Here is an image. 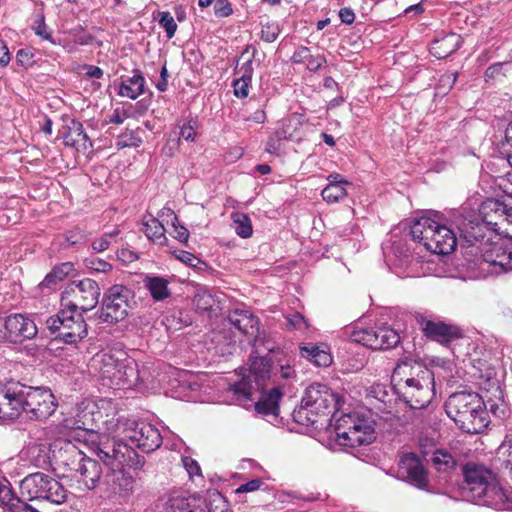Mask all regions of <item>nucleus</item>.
Instances as JSON below:
<instances>
[{
    "label": "nucleus",
    "mask_w": 512,
    "mask_h": 512,
    "mask_svg": "<svg viewBox=\"0 0 512 512\" xmlns=\"http://www.w3.org/2000/svg\"><path fill=\"white\" fill-rule=\"evenodd\" d=\"M447 416L460 430L468 434L483 433L489 425L505 420L510 409L500 385H492L481 393L457 391L444 404Z\"/></svg>",
    "instance_id": "obj_1"
},
{
    "label": "nucleus",
    "mask_w": 512,
    "mask_h": 512,
    "mask_svg": "<svg viewBox=\"0 0 512 512\" xmlns=\"http://www.w3.org/2000/svg\"><path fill=\"white\" fill-rule=\"evenodd\" d=\"M248 369L240 368L238 379L228 384L226 394H230L231 403L246 410L254 409L263 416L278 417L280 401L284 395V385L276 379L273 387L267 390L272 377V366L267 357L251 355Z\"/></svg>",
    "instance_id": "obj_2"
},
{
    "label": "nucleus",
    "mask_w": 512,
    "mask_h": 512,
    "mask_svg": "<svg viewBox=\"0 0 512 512\" xmlns=\"http://www.w3.org/2000/svg\"><path fill=\"white\" fill-rule=\"evenodd\" d=\"M434 373L420 362L406 359L397 363L391 384L375 383L369 395L391 407L397 399L410 409L426 408L434 396Z\"/></svg>",
    "instance_id": "obj_3"
},
{
    "label": "nucleus",
    "mask_w": 512,
    "mask_h": 512,
    "mask_svg": "<svg viewBox=\"0 0 512 512\" xmlns=\"http://www.w3.org/2000/svg\"><path fill=\"white\" fill-rule=\"evenodd\" d=\"M49 388L28 386L13 379L0 384V420H14L22 413L29 419L46 420L56 410Z\"/></svg>",
    "instance_id": "obj_4"
},
{
    "label": "nucleus",
    "mask_w": 512,
    "mask_h": 512,
    "mask_svg": "<svg viewBox=\"0 0 512 512\" xmlns=\"http://www.w3.org/2000/svg\"><path fill=\"white\" fill-rule=\"evenodd\" d=\"M462 495L469 502L495 510H512V492L499 483L497 475L482 464L463 467Z\"/></svg>",
    "instance_id": "obj_5"
},
{
    "label": "nucleus",
    "mask_w": 512,
    "mask_h": 512,
    "mask_svg": "<svg viewBox=\"0 0 512 512\" xmlns=\"http://www.w3.org/2000/svg\"><path fill=\"white\" fill-rule=\"evenodd\" d=\"M409 235L433 254L448 255L460 246L457 228L451 224V211L447 215L430 211L429 216L415 219L409 225Z\"/></svg>",
    "instance_id": "obj_6"
},
{
    "label": "nucleus",
    "mask_w": 512,
    "mask_h": 512,
    "mask_svg": "<svg viewBox=\"0 0 512 512\" xmlns=\"http://www.w3.org/2000/svg\"><path fill=\"white\" fill-rule=\"evenodd\" d=\"M135 451L126 443L108 445L100 442L97 446V456L108 467L103 477L104 493L108 498H127L134 492L135 479L123 466Z\"/></svg>",
    "instance_id": "obj_7"
},
{
    "label": "nucleus",
    "mask_w": 512,
    "mask_h": 512,
    "mask_svg": "<svg viewBox=\"0 0 512 512\" xmlns=\"http://www.w3.org/2000/svg\"><path fill=\"white\" fill-rule=\"evenodd\" d=\"M104 385L132 387L142 380L138 363L123 351H101L89 363Z\"/></svg>",
    "instance_id": "obj_8"
},
{
    "label": "nucleus",
    "mask_w": 512,
    "mask_h": 512,
    "mask_svg": "<svg viewBox=\"0 0 512 512\" xmlns=\"http://www.w3.org/2000/svg\"><path fill=\"white\" fill-rule=\"evenodd\" d=\"M451 224L457 228L461 249L471 256H478L488 246V243H484L490 240L488 234L500 229L497 221H484L468 207L452 209Z\"/></svg>",
    "instance_id": "obj_9"
},
{
    "label": "nucleus",
    "mask_w": 512,
    "mask_h": 512,
    "mask_svg": "<svg viewBox=\"0 0 512 512\" xmlns=\"http://www.w3.org/2000/svg\"><path fill=\"white\" fill-rule=\"evenodd\" d=\"M83 313L70 305H62L57 314L46 320L47 329L55 335L56 340L66 344H76L88 334Z\"/></svg>",
    "instance_id": "obj_10"
},
{
    "label": "nucleus",
    "mask_w": 512,
    "mask_h": 512,
    "mask_svg": "<svg viewBox=\"0 0 512 512\" xmlns=\"http://www.w3.org/2000/svg\"><path fill=\"white\" fill-rule=\"evenodd\" d=\"M336 442L340 446L356 448L376 439L374 422L357 413L343 414L335 425Z\"/></svg>",
    "instance_id": "obj_11"
},
{
    "label": "nucleus",
    "mask_w": 512,
    "mask_h": 512,
    "mask_svg": "<svg viewBox=\"0 0 512 512\" xmlns=\"http://www.w3.org/2000/svg\"><path fill=\"white\" fill-rule=\"evenodd\" d=\"M258 320L244 306L228 309L226 314V355L233 354L236 345L243 344V337L253 335Z\"/></svg>",
    "instance_id": "obj_12"
},
{
    "label": "nucleus",
    "mask_w": 512,
    "mask_h": 512,
    "mask_svg": "<svg viewBox=\"0 0 512 512\" xmlns=\"http://www.w3.org/2000/svg\"><path fill=\"white\" fill-rule=\"evenodd\" d=\"M98 283L90 278L74 281L62 292V305H70L82 312L96 307L100 297Z\"/></svg>",
    "instance_id": "obj_13"
},
{
    "label": "nucleus",
    "mask_w": 512,
    "mask_h": 512,
    "mask_svg": "<svg viewBox=\"0 0 512 512\" xmlns=\"http://www.w3.org/2000/svg\"><path fill=\"white\" fill-rule=\"evenodd\" d=\"M132 292L129 288L115 284L104 294L98 319L102 323L114 324L124 320L128 315L129 300Z\"/></svg>",
    "instance_id": "obj_14"
},
{
    "label": "nucleus",
    "mask_w": 512,
    "mask_h": 512,
    "mask_svg": "<svg viewBox=\"0 0 512 512\" xmlns=\"http://www.w3.org/2000/svg\"><path fill=\"white\" fill-rule=\"evenodd\" d=\"M303 403L310 407L318 417L331 416L328 421L331 422L335 412L339 409L340 398L328 385L314 382L309 385L303 394Z\"/></svg>",
    "instance_id": "obj_15"
},
{
    "label": "nucleus",
    "mask_w": 512,
    "mask_h": 512,
    "mask_svg": "<svg viewBox=\"0 0 512 512\" xmlns=\"http://www.w3.org/2000/svg\"><path fill=\"white\" fill-rule=\"evenodd\" d=\"M409 240L413 241L409 235V226H405L403 230L400 227L393 229L390 232V240L382 244L385 262L391 270L407 267L412 260Z\"/></svg>",
    "instance_id": "obj_16"
},
{
    "label": "nucleus",
    "mask_w": 512,
    "mask_h": 512,
    "mask_svg": "<svg viewBox=\"0 0 512 512\" xmlns=\"http://www.w3.org/2000/svg\"><path fill=\"white\" fill-rule=\"evenodd\" d=\"M353 340L372 350H388L400 343L399 332L387 325H375L356 330Z\"/></svg>",
    "instance_id": "obj_17"
},
{
    "label": "nucleus",
    "mask_w": 512,
    "mask_h": 512,
    "mask_svg": "<svg viewBox=\"0 0 512 512\" xmlns=\"http://www.w3.org/2000/svg\"><path fill=\"white\" fill-rule=\"evenodd\" d=\"M398 477L417 489L428 486L427 472L419 456L414 452L404 453L398 461Z\"/></svg>",
    "instance_id": "obj_18"
},
{
    "label": "nucleus",
    "mask_w": 512,
    "mask_h": 512,
    "mask_svg": "<svg viewBox=\"0 0 512 512\" xmlns=\"http://www.w3.org/2000/svg\"><path fill=\"white\" fill-rule=\"evenodd\" d=\"M127 440L144 452H152L161 446L162 436L152 424L133 419V425L128 430Z\"/></svg>",
    "instance_id": "obj_19"
},
{
    "label": "nucleus",
    "mask_w": 512,
    "mask_h": 512,
    "mask_svg": "<svg viewBox=\"0 0 512 512\" xmlns=\"http://www.w3.org/2000/svg\"><path fill=\"white\" fill-rule=\"evenodd\" d=\"M133 425V419L125 417H112L105 421V428L103 433L92 432L90 441L95 445V453L97 454V446L102 441L108 445L115 443H124L127 440L128 430Z\"/></svg>",
    "instance_id": "obj_20"
},
{
    "label": "nucleus",
    "mask_w": 512,
    "mask_h": 512,
    "mask_svg": "<svg viewBox=\"0 0 512 512\" xmlns=\"http://www.w3.org/2000/svg\"><path fill=\"white\" fill-rule=\"evenodd\" d=\"M2 329L4 331V338H8L13 342L32 339L37 335L38 331L34 321L21 314L2 318Z\"/></svg>",
    "instance_id": "obj_21"
},
{
    "label": "nucleus",
    "mask_w": 512,
    "mask_h": 512,
    "mask_svg": "<svg viewBox=\"0 0 512 512\" xmlns=\"http://www.w3.org/2000/svg\"><path fill=\"white\" fill-rule=\"evenodd\" d=\"M52 455L55 462L74 472L86 457L81 448L71 440L60 439L52 445Z\"/></svg>",
    "instance_id": "obj_22"
},
{
    "label": "nucleus",
    "mask_w": 512,
    "mask_h": 512,
    "mask_svg": "<svg viewBox=\"0 0 512 512\" xmlns=\"http://www.w3.org/2000/svg\"><path fill=\"white\" fill-rule=\"evenodd\" d=\"M418 321L424 336L430 340L447 345L451 341L461 337V330L454 325L446 324L441 321H432L424 317H421Z\"/></svg>",
    "instance_id": "obj_23"
},
{
    "label": "nucleus",
    "mask_w": 512,
    "mask_h": 512,
    "mask_svg": "<svg viewBox=\"0 0 512 512\" xmlns=\"http://www.w3.org/2000/svg\"><path fill=\"white\" fill-rule=\"evenodd\" d=\"M253 56H245V53L236 60L234 74L237 76L232 82L233 94L237 98H245L249 94V88L253 76Z\"/></svg>",
    "instance_id": "obj_24"
},
{
    "label": "nucleus",
    "mask_w": 512,
    "mask_h": 512,
    "mask_svg": "<svg viewBox=\"0 0 512 512\" xmlns=\"http://www.w3.org/2000/svg\"><path fill=\"white\" fill-rule=\"evenodd\" d=\"M55 481L53 477L41 472L29 474L20 482V493L28 500H42L50 482Z\"/></svg>",
    "instance_id": "obj_25"
},
{
    "label": "nucleus",
    "mask_w": 512,
    "mask_h": 512,
    "mask_svg": "<svg viewBox=\"0 0 512 512\" xmlns=\"http://www.w3.org/2000/svg\"><path fill=\"white\" fill-rule=\"evenodd\" d=\"M299 350L301 357L316 367L326 368L333 362L330 347L326 343H302Z\"/></svg>",
    "instance_id": "obj_26"
},
{
    "label": "nucleus",
    "mask_w": 512,
    "mask_h": 512,
    "mask_svg": "<svg viewBox=\"0 0 512 512\" xmlns=\"http://www.w3.org/2000/svg\"><path fill=\"white\" fill-rule=\"evenodd\" d=\"M62 138L65 146L74 147L78 151L92 148V142L84 131L82 123L77 120H71L70 124L63 128Z\"/></svg>",
    "instance_id": "obj_27"
},
{
    "label": "nucleus",
    "mask_w": 512,
    "mask_h": 512,
    "mask_svg": "<svg viewBox=\"0 0 512 512\" xmlns=\"http://www.w3.org/2000/svg\"><path fill=\"white\" fill-rule=\"evenodd\" d=\"M74 472L79 475L78 482L82 483L89 490L94 489L99 484L103 473L101 464L87 456Z\"/></svg>",
    "instance_id": "obj_28"
},
{
    "label": "nucleus",
    "mask_w": 512,
    "mask_h": 512,
    "mask_svg": "<svg viewBox=\"0 0 512 512\" xmlns=\"http://www.w3.org/2000/svg\"><path fill=\"white\" fill-rule=\"evenodd\" d=\"M146 80L139 70H134L132 76H122L117 94L132 100L145 92Z\"/></svg>",
    "instance_id": "obj_29"
},
{
    "label": "nucleus",
    "mask_w": 512,
    "mask_h": 512,
    "mask_svg": "<svg viewBox=\"0 0 512 512\" xmlns=\"http://www.w3.org/2000/svg\"><path fill=\"white\" fill-rule=\"evenodd\" d=\"M507 254L508 244L504 245L501 243L491 242L479 255H481L484 262L495 267L498 266L500 271L505 272V262L508 259Z\"/></svg>",
    "instance_id": "obj_30"
},
{
    "label": "nucleus",
    "mask_w": 512,
    "mask_h": 512,
    "mask_svg": "<svg viewBox=\"0 0 512 512\" xmlns=\"http://www.w3.org/2000/svg\"><path fill=\"white\" fill-rule=\"evenodd\" d=\"M433 55L437 59H444L456 52L462 45L460 35L449 33L434 42Z\"/></svg>",
    "instance_id": "obj_31"
},
{
    "label": "nucleus",
    "mask_w": 512,
    "mask_h": 512,
    "mask_svg": "<svg viewBox=\"0 0 512 512\" xmlns=\"http://www.w3.org/2000/svg\"><path fill=\"white\" fill-rule=\"evenodd\" d=\"M143 232L146 237L155 244L166 245L168 242L163 222L160 221L159 218H155V216L151 215L143 221Z\"/></svg>",
    "instance_id": "obj_32"
},
{
    "label": "nucleus",
    "mask_w": 512,
    "mask_h": 512,
    "mask_svg": "<svg viewBox=\"0 0 512 512\" xmlns=\"http://www.w3.org/2000/svg\"><path fill=\"white\" fill-rule=\"evenodd\" d=\"M272 366V377L269 381V384L273 385V380L276 379L280 384H283L284 387L287 384H291L297 380V373L293 365H291L288 361L286 363H279L278 365H274L272 359L266 356Z\"/></svg>",
    "instance_id": "obj_33"
},
{
    "label": "nucleus",
    "mask_w": 512,
    "mask_h": 512,
    "mask_svg": "<svg viewBox=\"0 0 512 512\" xmlns=\"http://www.w3.org/2000/svg\"><path fill=\"white\" fill-rule=\"evenodd\" d=\"M231 228L234 229L235 233L243 238L247 239L253 234L252 221L248 214L243 212L234 211L230 215Z\"/></svg>",
    "instance_id": "obj_34"
},
{
    "label": "nucleus",
    "mask_w": 512,
    "mask_h": 512,
    "mask_svg": "<svg viewBox=\"0 0 512 512\" xmlns=\"http://www.w3.org/2000/svg\"><path fill=\"white\" fill-rule=\"evenodd\" d=\"M144 283L154 300L162 301L170 296L168 281L165 278L159 276L146 277Z\"/></svg>",
    "instance_id": "obj_35"
},
{
    "label": "nucleus",
    "mask_w": 512,
    "mask_h": 512,
    "mask_svg": "<svg viewBox=\"0 0 512 512\" xmlns=\"http://www.w3.org/2000/svg\"><path fill=\"white\" fill-rule=\"evenodd\" d=\"M502 209H505V202L488 198L480 205L477 216L484 219V221L493 220L500 217Z\"/></svg>",
    "instance_id": "obj_36"
},
{
    "label": "nucleus",
    "mask_w": 512,
    "mask_h": 512,
    "mask_svg": "<svg viewBox=\"0 0 512 512\" xmlns=\"http://www.w3.org/2000/svg\"><path fill=\"white\" fill-rule=\"evenodd\" d=\"M346 180L331 181L321 192V196L327 203H337L347 196L344 184H347Z\"/></svg>",
    "instance_id": "obj_37"
},
{
    "label": "nucleus",
    "mask_w": 512,
    "mask_h": 512,
    "mask_svg": "<svg viewBox=\"0 0 512 512\" xmlns=\"http://www.w3.org/2000/svg\"><path fill=\"white\" fill-rule=\"evenodd\" d=\"M50 452L52 448L46 445H35L29 448L30 461L38 468H47L51 464Z\"/></svg>",
    "instance_id": "obj_38"
},
{
    "label": "nucleus",
    "mask_w": 512,
    "mask_h": 512,
    "mask_svg": "<svg viewBox=\"0 0 512 512\" xmlns=\"http://www.w3.org/2000/svg\"><path fill=\"white\" fill-rule=\"evenodd\" d=\"M496 455L501 461L502 467L508 471L512 478V436L506 435L500 446L497 448Z\"/></svg>",
    "instance_id": "obj_39"
},
{
    "label": "nucleus",
    "mask_w": 512,
    "mask_h": 512,
    "mask_svg": "<svg viewBox=\"0 0 512 512\" xmlns=\"http://www.w3.org/2000/svg\"><path fill=\"white\" fill-rule=\"evenodd\" d=\"M310 407L306 406L303 403V398L301 399V404L298 408H295L292 417L293 420L303 426L309 427H318V415H315L313 412H310Z\"/></svg>",
    "instance_id": "obj_40"
},
{
    "label": "nucleus",
    "mask_w": 512,
    "mask_h": 512,
    "mask_svg": "<svg viewBox=\"0 0 512 512\" xmlns=\"http://www.w3.org/2000/svg\"><path fill=\"white\" fill-rule=\"evenodd\" d=\"M42 500L49 501L53 504H63L67 500V490L59 482H50L49 488L46 489V493Z\"/></svg>",
    "instance_id": "obj_41"
},
{
    "label": "nucleus",
    "mask_w": 512,
    "mask_h": 512,
    "mask_svg": "<svg viewBox=\"0 0 512 512\" xmlns=\"http://www.w3.org/2000/svg\"><path fill=\"white\" fill-rule=\"evenodd\" d=\"M178 128L179 140L184 139L193 142L197 136L199 122L195 118H186L178 123Z\"/></svg>",
    "instance_id": "obj_42"
},
{
    "label": "nucleus",
    "mask_w": 512,
    "mask_h": 512,
    "mask_svg": "<svg viewBox=\"0 0 512 512\" xmlns=\"http://www.w3.org/2000/svg\"><path fill=\"white\" fill-rule=\"evenodd\" d=\"M431 460L435 468L439 471H447L454 468L456 465V462L451 453L442 449H437L433 453Z\"/></svg>",
    "instance_id": "obj_43"
},
{
    "label": "nucleus",
    "mask_w": 512,
    "mask_h": 512,
    "mask_svg": "<svg viewBox=\"0 0 512 512\" xmlns=\"http://www.w3.org/2000/svg\"><path fill=\"white\" fill-rule=\"evenodd\" d=\"M205 501L208 512H224V496L217 489H208Z\"/></svg>",
    "instance_id": "obj_44"
},
{
    "label": "nucleus",
    "mask_w": 512,
    "mask_h": 512,
    "mask_svg": "<svg viewBox=\"0 0 512 512\" xmlns=\"http://www.w3.org/2000/svg\"><path fill=\"white\" fill-rule=\"evenodd\" d=\"M281 33V27L277 21L261 23L260 39L266 43H273Z\"/></svg>",
    "instance_id": "obj_45"
},
{
    "label": "nucleus",
    "mask_w": 512,
    "mask_h": 512,
    "mask_svg": "<svg viewBox=\"0 0 512 512\" xmlns=\"http://www.w3.org/2000/svg\"><path fill=\"white\" fill-rule=\"evenodd\" d=\"M193 303L200 311L212 310L215 305L214 296L208 291L198 292L193 299Z\"/></svg>",
    "instance_id": "obj_46"
},
{
    "label": "nucleus",
    "mask_w": 512,
    "mask_h": 512,
    "mask_svg": "<svg viewBox=\"0 0 512 512\" xmlns=\"http://www.w3.org/2000/svg\"><path fill=\"white\" fill-rule=\"evenodd\" d=\"M158 15L159 25L165 30L167 38H173L177 30V24L172 14L168 11H162Z\"/></svg>",
    "instance_id": "obj_47"
},
{
    "label": "nucleus",
    "mask_w": 512,
    "mask_h": 512,
    "mask_svg": "<svg viewBox=\"0 0 512 512\" xmlns=\"http://www.w3.org/2000/svg\"><path fill=\"white\" fill-rule=\"evenodd\" d=\"M32 29L34 33L42 38L43 40H48L53 45H56L57 42L55 39L52 38V32L48 28V26L45 24L44 16L40 15L38 19H36L33 23Z\"/></svg>",
    "instance_id": "obj_48"
},
{
    "label": "nucleus",
    "mask_w": 512,
    "mask_h": 512,
    "mask_svg": "<svg viewBox=\"0 0 512 512\" xmlns=\"http://www.w3.org/2000/svg\"><path fill=\"white\" fill-rule=\"evenodd\" d=\"M458 78V72H446L440 76L436 90L439 93H448L455 85Z\"/></svg>",
    "instance_id": "obj_49"
},
{
    "label": "nucleus",
    "mask_w": 512,
    "mask_h": 512,
    "mask_svg": "<svg viewBox=\"0 0 512 512\" xmlns=\"http://www.w3.org/2000/svg\"><path fill=\"white\" fill-rule=\"evenodd\" d=\"M164 512H193L188 499L181 497H172L166 504Z\"/></svg>",
    "instance_id": "obj_50"
},
{
    "label": "nucleus",
    "mask_w": 512,
    "mask_h": 512,
    "mask_svg": "<svg viewBox=\"0 0 512 512\" xmlns=\"http://www.w3.org/2000/svg\"><path fill=\"white\" fill-rule=\"evenodd\" d=\"M34 57L35 55L31 48H21L16 53V63L27 70L35 64Z\"/></svg>",
    "instance_id": "obj_51"
},
{
    "label": "nucleus",
    "mask_w": 512,
    "mask_h": 512,
    "mask_svg": "<svg viewBox=\"0 0 512 512\" xmlns=\"http://www.w3.org/2000/svg\"><path fill=\"white\" fill-rule=\"evenodd\" d=\"M119 234V231L116 229L111 233H105L103 236H101L98 239H95L92 242V248L93 250L97 252H102L108 249V247L111 244V239L116 237Z\"/></svg>",
    "instance_id": "obj_52"
},
{
    "label": "nucleus",
    "mask_w": 512,
    "mask_h": 512,
    "mask_svg": "<svg viewBox=\"0 0 512 512\" xmlns=\"http://www.w3.org/2000/svg\"><path fill=\"white\" fill-rule=\"evenodd\" d=\"M182 463L190 479H194V477H202L200 465L195 459L190 456H183Z\"/></svg>",
    "instance_id": "obj_53"
},
{
    "label": "nucleus",
    "mask_w": 512,
    "mask_h": 512,
    "mask_svg": "<svg viewBox=\"0 0 512 512\" xmlns=\"http://www.w3.org/2000/svg\"><path fill=\"white\" fill-rule=\"evenodd\" d=\"M286 325L290 330L307 328V323L304 316L299 312H294L286 317Z\"/></svg>",
    "instance_id": "obj_54"
},
{
    "label": "nucleus",
    "mask_w": 512,
    "mask_h": 512,
    "mask_svg": "<svg viewBox=\"0 0 512 512\" xmlns=\"http://www.w3.org/2000/svg\"><path fill=\"white\" fill-rule=\"evenodd\" d=\"M264 485V481L262 479L256 478L252 479L242 485H240L237 489L234 490L236 495H241L244 493H250L257 491L262 488Z\"/></svg>",
    "instance_id": "obj_55"
},
{
    "label": "nucleus",
    "mask_w": 512,
    "mask_h": 512,
    "mask_svg": "<svg viewBox=\"0 0 512 512\" xmlns=\"http://www.w3.org/2000/svg\"><path fill=\"white\" fill-rule=\"evenodd\" d=\"M311 56L312 54L308 47L300 46L294 51L290 60L294 64H302L307 63Z\"/></svg>",
    "instance_id": "obj_56"
},
{
    "label": "nucleus",
    "mask_w": 512,
    "mask_h": 512,
    "mask_svg": "<svg viewBox=\"0 0 512 512\" xmlns=\"http://www.w3.org/2000/svg\"><path fill=\"white\" fill-rule=\"evenodd\" d=\"M17 498L18 497L13 495L11 489L0 483V503L7 507L10 512L12 507L11 503L14 504V499Z\"/></svg>",
    "instance_id": "obj_57"
},
{
    "label": "nucleus",
    "mask_w": 512,
    "mask_h": 512,
    "mask_svg": "<svg viewBox=\"0 0 512 512\" xmlns=\"http://www.w3.org/2000/svg\"><path fill=\"white\" fill-rule=\"evenodd\" d=\"M88 268L101 273H107L112 269V265L102 259L92 258L87 261Z\"/></svg>",
    "instance_id": "obj_58"
},
{
    "label": "nucleus",
    "mask_w": 512,
    "mask_h": 512,
    "mask_svg": "<svg viewBox=\"0 0 512 512\" xmlns=\"http://www.w3.org/2000/svg\"><path fill=\"white\" fill-rule=\"evenodd\" d=\"M173 231L171 235L179 242L186 244L189 239V231L186 227L179 224V222H172Z\"/></svg>",
    "instance_id": "obj_59"
},
{
    "label": "nucleus",
    "mask_w": 512,
    "mask_h": 512,
    "mask_svg": "<svg viewBox=\"0 0 512 512\" xmlns=\"http://www.w3.org/2000/svg\"><path fill=\"white\" fill-rule=\"evenodd\" d=\"M73 271V264L70 262L62 263L52 269L59 282L63 281Z\"/></svg>",
    "instance_id": "obj_60"
},
{
    "label": "nucleus",
    "mask_w": 512,
    "mask_h": 512,
    "mask_svg": "<svg viewBox=\"0 0 512 512\" xmlns=\"http://www.w3.org/2000/svg\"><path fill=\"white\" fill-rule=\"evenodd\" d=\"M175 256L181 262L191 267H196L197 265L202 263L201 260L197 258L194 254L187 251L180 250L177 254H175Z\"/></svg>",
    "instance_id": "obj_61"
},
{
    "label": "nucleus",
    "mask_w": 512,
    "mask_h": 512,
    "mask_svg": "<svg viewBox=\"0 0 512 512\" xmlns=\"http://www.w3.org/2000/svg\"><path fill=\"white\" fill-rule=\"evenodd\" d=\"M59 280L54 275L52 270L45 276V278L39 283L38 288L42 291L48 289L49 291L54 290L58 285Z\"/></svg>",
    "instance_id": "obj_62"
},
{
    "label": "nucleus",
    "mask_w": 512,
    "mask_h": 512,
    "mask_svg": "<svg viewBox=\"0 0 512 512\" xmlns=\"http://www.w3.org/2000/svg\"><path fill=\"white\" fill-rule=\"evenodd\" d=\"M131 117V112L126 109L116 108L109 118V123L122 124L125 119Z\"/></svg>",
    "instance_id": "obj_63"
},
{
    "label": "nucleus",
    "mask_w": 512,
    "mask_h": 512,
    "mask_svg": "<svg viewBox=\"0 0 512 512\" xmlns=\"http://www.w3.org/2000/svg\"><path fill=\"white\" fill-rule=\"evenodd\" d=\"M326 62L327 61L324 55H312L306 63L307 69L310 72H317L324 64H326Z\"/></svg>",
    "instance_id": "obj_64"
}]
</instances>
